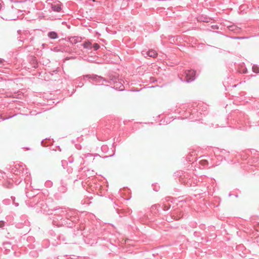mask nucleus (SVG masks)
I'll return each mask as SVG.
<instances>
[{"instance_id": "13", "label": "nucleus", "mask_w": 259, "mask_h": 259, "mask_svg": "<svg viewBox=\"0 0 259 259\" xmlns=\"http://www.w3.org/2000/svg\"><path fill=\"white\" fill-rule=\"evenodd\" d=\"M14 204H15V206H16V207L19 205L18 203H15V202H14Z\"/></svg>"}, {"instance_id": "17", "label": "nucleus", "mask_w": 259, "mask_h": 259, "mask_svg": "<svg viewBox=\"0 0 259 259\" xmlns=\"http://www.w3.org/2000/svg\"><path fill=\"white\" fill-rule=\"evenodd\" d=\"M79 85H80V87H82V85H81V84H79Z\"/></svg>"}, {"instance_id": "7", "label": "nucleus", "mask_w": 259, "mask_h": 259, "mask_svg": "<svg viewBox=\"0 0 259 259\" xmlns=\"http://www.w3.org/2000/svg\"><path fill=\"white\" fill-rule=\"evenodd\" d=\"M252 71L254 73H259V67L257 66L256 65H253L252 66Z\"/></svg>"}, {"instance_id": "3", "label": "nucleus", "mask_w": 259, "mask_h": 259, "mask_svg": "<svg viewBox=\"0 0 259 259\" xmlns=\"http://www.w3.org/2000/svg\"><path fill=\"white\" fill-rule=\"evenodd\" d=\"M51 8L54 12H60L61 10V5L59 4L52 5Z\"/></svg>"}, {"instance_id": "10", "label": "nucleus", "mask_w": 259, "mask_h": 259, "mask_svg": "<svg viewBox=\"0 0 259 259\" xmlns=\"http://www.w3.org/2000/svg\"><path fill=\"white\" fill-rule=\"evenodd\" d=\"M5 222L4 221H0V228H2L4 226Z\"/></svg>"}, {"instance_id": "2", "label": "nucleus", "mask_w": 259, "mask_h": 259, "mask_svg": "<svg viewBox=\"0 0 259 259\" xmlns=\"http://www.w3.org/2000/svg\"><path fill=\"white\" fill-rule=\"evenodd\" d=\"M186 75V82L189 83L193 80L195 78L196 71L194 70H188L185 72Z\"/></svg>"}, {"instance_id": "6", "label": "nucleus", "mask_w": 259, "mask_h": 259, "mask_svg": "<svg viewBox=\"0 0 259 259\" xmlns=\"http://www.w3.org/2000/svg\"><path fill=\"white\" fill-rule=\"evenodd\" d=\"M84 48L91 50L92 48V44L90 41H85L82 45Z\"/></svg>"}, {"instance_id": "5", "label": "nucleus", "mask_w": 259, "mask_h": 259, "mask_svg": "<svg viewBox=\"0 0 259 259\" xmlns=\"http://www.w3.org/2000/svg\"><path fill=\"white\" fill-rule=\"evenodd\" d=\"M146 54L148 56L153 58L156 57L157 55L156 52L153 50H151L146 52Z\"/></svg>"}, {"instance_id": "15", "label": "nucleus", "mask_w": 259, "mask_h": 259, "mask_svg": "<svg viewBox=\"0 0 259 259\" xmlns=\"http://www.w3.org/2000/svg\"><path fill=\"white\" fill-rule=\"evenodd\" d=\"M11 118V117H8V118H5L4 119H7Z\"/></svg>"}, {"instance_id": "4", "label": "nucleus", "mask_w": 259, "mask_h": 259, "mask_svg": "<svg viewBox=\"0 0 259 259\" xmlns=\"http://www.w3.org/2000/svg\"><path fill=\"white\" fill-rule=\"evenodd\" d=\"M48 37L53 39H56L58 38V34L55 31H50L48 34Z\"/></svg>"}, {"instance_id": "9", "label": "nucleus", "mask_w": 259, "mask_h": 259, "mask_svg": "<svg viewBox=\"0 0 259 259\" xmlns=\"http://www.w3.org/2000/svg\"><path fill=\"white\" fill-rule=\"evenodd\" d=\"M60 214H61V215H64V213L65 212V211L63 210V209H61L60 211H59V212H58Z\"/></svg>"}, {"instance_id": "16", "label": "nucleus", "mask_w": 259, "mask_h": 259, "mask_svg": "<svg viewBox=\"0 0 259 259\" xmlns=\"http://www.w3.org/2000/svg\"><path fill=\"white\" fill-rule=\"evenodd\" d=\"M79 85H80V87H82V85H81V84H79Z\"/></svg>"}, {"instance_id": "11", "label": "nucleus", "mask_w": 259, "mask_h": 259, "mask_svg": "<svg viewBox=\"0 0 259 259\" xmlns=\"http://www.w3.org/2000/svg\"><path fill=\"white\" fill-rule=\"evenodd\" d=\"M53 50L55 52H58L59 51V49H58V48L57 47H55L54 49H53Z\"/></svg>"}, {"instance_id": "8", "label": "nucleus", "mask_w": 259, "mask_h": 259, "mask_svg": "<svg viewBox=\"0 0 259 259\" xmlns=\"http://www.w3.org/2000/svg\"><path fill=\"white\" fill-rule=\"evenodd\" d=\"M92 48H93L95 51H96L99 49L100 46L98 44L95 43L94 44L93 46H92Z\"/></svg>"}, {"instance_id": "14", "label": "nucleus", "mask_w": 259, "mask_h": 259, "mask_svg": "<svg viewBox=\"0 0 259 259\" xmlns=\"http://www.w3.org/2000/svg\"><path fill=\"white\" fill-rule=\"evenodd\" d=\"M0 173H1V175H2V177H4V175H5V174H4V173H3V172H0Z\"/></svg>"}, {"instance_id": "12", "label": "nucleus", "mask_w": 259, "mask_h": 259, "mask_svg": "<svg viewBox=\"0 0 259 259\" xmlns=\"http://www.w3.org/2000/svg\"><path fill=\"white\" fill-rule=\"evenodd\" d=\"M247 72V69H244L242 71V73H246Z\"/></svg>"}, {"instance_id": "1", "label": "nucleus", "mask_w": 259, "mask_h": 259, "mask_svg": "<svg viewBox=\"0 0 259 259\" xmlns=\"http://www.w3.org/2000/svg\"><path fill=\"white\" fill-rule=\"evenodd\" d=\"M83 78H89L92 79L96 82L99 83V84L101 85H103V82H107V80L97 75H85L83 76Z\"/></svg>"}]
</instances>
